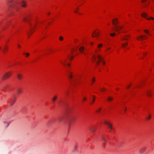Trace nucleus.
Returning a JSON list of instances; mask_svg holds the SVG:
<instances>
[{
    "label": "nucleus",
    "mask_w": 154,
    "mask_h": 154,
    "mask_svg": "<svg viewBox=\"0 0 154 154\" xmlns=\"http://www.w3.org/2000/svg\"><path fill=\"white\" fill-rule=\"evenodd\" d=\"M69 127H70V124H69Z\"/></svg>",
    "instance_id": "45"
},
{
    "label": "nucleus",
    "mask_w": 154,
    "mask_h": 154,
    "mask_svg": "<svg viewBox=\"0 0 154 154\" xmlns=\"http://www.w3.org/2000/svg\"><path fill=\"white\" fill-rule=\"evenodd\" d=\"M141 16L146 18L147 20H154V18L148 16L147 14L146 13H143L141 14Z\"/></svg>",
    "instance_id": "8"
},
{
    "label": "nucleus",
    "mask_w": 154,
    "mask_h": 154,
    "mask_svg": "<svg viewBox=\"0 0 154 154\" xmlns=\"http://www.w3.org/2000/svg\"><path fill=\"white\" fill-rule=\"evenodd\" d=\"M126 111V108H125V109H124V112H125Z\"/></svg>",
    "instance_id": "41"
},
{
    "label": "nucleus",
    "mask_w": 154,
    "mask_h": 154,
    "mask_svg": "<svg viewBox=\"0 0 154 154\" xmlns=\"http://www.w3.org/2000/svg\"><path fill=\"white\" fill-rule=\"evenodd\" d=\"M101 111V108H98V109L96 110V112H99Z\"/></svg>",
    "instance_id": "34"
},
{
    "label": "nucleus",
    "mask_w": 154,
    "mask_h": 154,
    "mask_svg": "<svg viewBox=\"0 0 154 154\" xmlns=\"http://www.w3.org/2000/svg\"><path fill=\"white\" fill-rule=\"evenodd\" d=\"M4 123L5 124V125L6 127H8L10 124V123H8V122L5 121H4Z\"/></svg>",
    "instance_id": "23"
},
{
    "label": "nucleus",
    "mask_w": 154,
    "mask_h": 154,
    "mask_svg": "<svg viewBox=\"0 0 154 154\" xmlns=\"http://www.w3.org/2000/svg\"><path fill=\"white\" fill-rule=\"evenodd\" d=\"M61 119H58V120H57V122H60L61 121Z\"/></svg>",
    "instance_id": "39"
},
{
    "label": "nucleus",
    "mask_w": 154,
    "mask_h": 154,
    "mask_svg": "<svg viewBox=\"0 0 154 154\" xmlns=\"http://www.w3.org/2000/svg\"><path fill=\"white\" fill-rule=\"evenodd\" d=\"M65 94V95H67L68 94V92L67 91H66Z\"/></svg>",
    "instance_id": "40"
},
{
    "label": "nucleus",
    "mask_w": 154,
    "mask_h": 154,
    "mask_svg": "<svg viewBox=\"0 0 154 154\" xmlns=\"http://www.w3.org/2000/svg\"><path fill=\"white\" fill-rule=\"evenodd\" d=\"M100 35V33L99 31H95L92 34V36L93 37H98Z\"/></svg>",
    "instance_id": "12"
},
{
    "label": "nucleus",
    "mask_w": 154,
    "mask_h": 154,
    "mask_svg": "<svg viewBox=\"0 0 154 154\" xmlns=\"http://www.w3.org/2000/svg\"><path fill=\"white\" fill-rule=\"evenodd\" d=\"M144 32H145L147 34H149V31L148 30H144Z\"/></svg>",
    "instance_id": "35"
},
{
    "label": "nucleus",
    "mask_w": 154,
    "mask_h": 154,
    "mask_svg": "<svg viewBox=\"0 0 154 154\" xmlns=\"http://www.w3.org/2000/svg\"><path fill=\"white\" fill-rule=\"evenodd\" d=\"M11 75V73L10 72H8L5 73L3 76V79H6L9 77Z\"/></svg>",
    "instance_id": "17"
},
{
    "label": "nucleus",
    "mask_w": 154,
    "mask_h": 154,
    "mask_svg": "<svg viewBox=\"0 0 154 154\" xmlns=\"http://www.w3.org/2000/svg\"><path fill=\"white\" fill-rule=\"evenodd\" d=\"M113 98L111 97H109L107 98L108 100H109V101H112L113 100Z\"/></svg>",
    "instance_id": "30"
},
{
    "label": "nucleus",
    "mask_w": 154,
    "mask_h": 154,
    "mask_svg": "<svg viewBox=\"0 0 154 154\" xmlns=\"http://www.w3.org/2000/svg\"><path fill=\"white\" fill-rule=\"evenodd\" d=\"M69 60H72L73 58V55H70L69 56Z\"/></svg>",
    "instance_id": "31"
},
{
    "label": "nucleus",
    "mask_w": 154,
    "mask_h": 154,
    "mask_svg": "<svg viewBox=\"0 0 154 154\" xmlns=\"http://www.w3.org/2000/svg\"><path fill=\"white\" fill-rule=\"evenodd\" d=\"M8 49V46L6 44H5L2 47L0 46V50L4 53L7 51Z\"/></svg>",
    "instance_id": "9"
},
{
    "label": "nucleus",
    "mask_w": 154,
    "mask_h": 154,
    "mask_svg": "<svg viewBox=\"0 0 154 154\" xmlns=\"http://www.w3.org/2000/svg\"><path fill=\"white\" fill-rule=\"evenodd\" d=\"M57 98V96H54L52 99V103L53 105L54 106L55 105V101Z\"/></svg>",
    "instance_id": "19"
},
{
    "label": "nucleus",
    "mask_w": 154,
    "mask_h": 154,
    "mask_svg": "<svg viewBox=\"0 0 154 154\" xmlns=\"http://www.w3.org/2000/svg\"><path fill=\"white\" fill-rule=\"evenodd\" d=\"M61 64L67 67V74L71 83L74 85H76L79 84L81 80H84L87 78L86 74L81 72L79 73H73L72 71L70 69L71 65L68 62L63 60L61 62ZM91 84L93 83L95 81V78L91 77L89 79Z\"/></svg>",
    "instance_id": "1"
},
{
    "label": "nucleus",
    "mask_w": 154,
    "mask_h": 154,
    "mask_svg": "<svg viewBox=\"0 0 154 154\" xmlns=\"http://www.w3.org/2000/svg\"><path fill=\"white\" fill-rule=\"evenodd\" d=\"M93 42H91V45H93Z\"/></svg>",
    "instance_id": "43"
},
{
    "label": "nucleus",
    "mask_w": 154,
    "mask_h": 154,
    "mask_svg": "<svg viewBox=\"0 0 154 154\" xmlns=\"http://www.w3.org/2000/svg\"><path fill=\"white\" fill-rule=\"evenodd\" d=\"M130 38V36L129 35H124L123 36L122 38L121 39L122 40H128Z\"/></svg>",
    "instance_id": "15"
},
{
    "label": "nucleus",
    "mask_w": 154,
    "mask_h": 154,
    "mask_svg": "<svg viewBox=\"0 0 154 154\" xmlns=\"http://www.w3.org/2000/svg\"><path fill=\"white\" fill-rule=\"evenodd\" d=\"M101 140L103 142L104 144L106 142V140L104 137H102L101 138Z\"/></svg>",
    "instance_id": "20"
},
{
    "label": "nucleus",
    "mask_w": 154,
    "mask_h": 154,
    "mask_svg": "<svg viewBox=\"0 0 154 154\" xmlns=\"http://www.w3.org/2000/svg\"><path fill=\"white\" fill-rule=\"evenodd\" d=\"M18 47L19 48H20V45H18Z\"/></svg>",
    "instance_id": "42"
},
{
    "label": "nucleus",
    "mask_w": 154,
    "mask_h": 154,
    "mask_svg": "<svg viewBox=\"0 0 154 154\" xmlns=\"http://www.w3.org/2000/svg\"><path fill=\"white\" fill-rule=\"evenodd\" d=\"M17 77L20 80L22 79V76L20 74H18L17 75Z\"/></svg>",
    "instance_id": "25"
},
{
    "label": "nucleus",
    "mask_w": 154,
    "mask_h": 154,
    "mask_svg": "<svg viewBox=\"0 0 154 154\" xmlns=\"http://www.w3.org/2000/svg\"><path fill=\"white\" fill-rule=\"evenodd\" d=\"M66 102L63 100V99L62 98H60L59 100H58V101L57 103V105H66Z\"/></svg>",
    "instance_id": "10"
},
{
    "label": "nucleus",
    "mask_w": 154,
    "mask_h": 154,
    "mask_svg": "<svg viewBox=\"0 0 154 154\" xmlns=\"http://www.w3.org/2000/svg\"><path fill=\"white\" fill-rule=\"evenodd\" d=\"M59 39L60 41H62L63 39V38L62 36L60 37Z\"/></svg>",
    "instance_id": "36"
},
{
    "label": "nucleus",
    "mask_w": 154,
    "mask_h": 154,
    "mask_svg": "<svg viewBox=\"0 0 154 154\" xmlns=\"http://www.w3.org/2000/svg\"><path fill=\"white\" fill-rule=\"evenodd\" d=\"M30 23L31 24V25H29V30H30V31L31 32L30 33H32L33 30V29L34 28V27H35L36 24H35L33 25L32 24L31 22H30Z\"/></svg>",
    "instance_id": "16"
},
{
    "label": "nucleus",
    "mask_w": 154,
    "mask_h": 154,
    "mask_svg": "<svg viewBox=\"0 0 154 154\" xmlns=\"http://www.w3.org/2000/svg\"><path fill=\"white\" fill-rule=\"evenodd\" d=\"M22 21H25L28 23L29 25H31V24L30 23V19H29L27 17H24L22 19Z\"/></svg>",
    "instance_id": "14"
},
{
    "label": "nucleus",
    "mask_w": 154,
    "mask_h": 154,
    "mask_svg": "<svg viewBox=\"0 0 154 154\" xmlns=\"http://www.w3.org/2000/svg\"><path fill=\"white\" fill-rule=\"evenodd\" d=\"M90 130L93 132H95L96 131V128L94 127H91L90 128Z\"/></svg>",
    "instance_id": "21"
},
{
    "label": "nucleus",
    "mask_w": 154,
    "mask_h": 154,
    "mask_svg": "<svg viewBox=\"0 0 154 154\" xmlns=\"http://www.w3.org/2000/svg\"><path fill=\"white\" fill-rule=\"evenodd\" d=\"M89 58L91 59L92 62H94L97 65L100 63L103 65H105L106 64V62L103 60V58L99 54H92L90 56Z\"/></svg>",
    "instance_id": "6"
},
{
    "label": "nucleus",
    "mask_w": 154,
    "mask_h": 154,
    "mask_svg": "<svg viewBox=\"0 0 154 154\" xmlns=\"http://www.w3.org/2000/svg\"><path fill=\"white\" fill-rule=\"evenodd\" d=\"M151 115L150 114H148L147 116L146 117V119L147 120H149L151 119Z\"/></svg>",
    "instance_id": "32"
},
{
    "label": "nucleus",
    "mask_w": 154,
    "mask_h": 154,
    "mask_svg": "<svg viewBox=\"0 0 154 154\" xmlns=\"http://www.w3.org/2000/svg\"><path fill=\"white\" fill-rule=\"evenodd\" d=\"M147 0H142V3H144L145 2H146V1H147Z\"/></svg>",
    "instance_id": "37"
},
{
    "label": "nucleus",
    "mask_w": 154,
    "mask_h": 154,
    "mask_svg": "<svg viewBox=\"0 0 154 154\" xmlns=\"http://www.w3.org/2000/svg\"><path fill=\"white\" fill-rule=\"evenodd\" d=\"M23 54L26 57H27L29 56V54L28 53H26L25 52H23Z\"/></svg>",
    "instance_id": "28"
},
{
    "label": "nucleus",
    "mask_w": 154,
    "mask_h": 154,
    "mask_svg": "<svg viewBox=\"0 0 154 154\" xmlns=\"http://www.w3.org/2000/svg\"><path fill=\"white\" fill-rule=\"evenodd\" d=\"M103 45L102 44H100L97 46V48L98 49L100 50V48L102 47Z\"/></svg>",
    "instance_id": "29"
},
{
    "label": "nucleus",
    "mask_w": 154,
    "mask_h": 154,
    "mask_svg": "<svg viewBox=\"0 0 154 154\" xmlns=\"http://www.w3.org/2000/svg\"><path fill=\"white\" fill-rule=\"evenodd\" d=\"M128 88H129V87H130L129 86H129H128Z\"/></svg>",
    "instance_id": "44"
},
{
    "label": "nucleus",
    "mask_w": 154,
    "mask_h": 154,
    "mask_svg": "<svg viewBox=\"0 0 154 154\" xmlns=\"http://www.w3.org/2000/svg\"><path fill=\"white\" fill-rule=\"evenodd\" d=\"M147 37L146 36H140L138 37L137 39L138 40H143L147 38Z\"/></svg>",
    "instance_id": "18"
},
{
    "label": "nucleus",
    "mask_w": 154,
    "mask_h": 154,
    "mask_svg": "<svg viewBox=\"0 0 154 154\" xmlns=\"http://www.w3.org/2000/svg\"><path fill=\"white\" fill-rule=\"evenodd\" d=\"M15 100V97L14 95H13L11 99V100L9 103L11 106H12L14 103Z\"/></svg>",
    "instance_id": "13"
},
{
    "label": "nucleus",
    "mask_w": 154,
    "mask_h": 154,
    "mask_svg": "<svg viewBox=\"0 0 154 154\" xmlns=\"http://www.w3.org/2000/svg\"><path fill=\"white\" fill-rule=\"evenodd\" d=\"M79 41L78 40H75L74 42L75 44L71 45L69 47V48L71 52H75L78 53L79 51L81 53H83L85 51L84 47L82 46L79 47L80 44L77 43Z\"/></svg>",
    "instance_id": "5"
},
{
    "label": "nucleus",
    "mask_w": 154,
    "mask_h": 154,
    "mask_svg": "<svg viewBox=\"0 0 154 154\" xmlns=\"http://www.w3.org/2000/svg\"><path fill=\"white\" fill-rule=\"evenodd\" d=\"M95 97L94 96L92 95H89L87 97L85 96L83 98V101H85L88 100L90 102L91 104H92L94 101Z\"/></svg>",
    "instance_id": "7"
},
{
    "label": "nucleus",
    "mask_w": 154,
    "mask_h": 154,
    "mask_svg": "<svg viewBox=\"0 0 154 154\" xmlns=\"http://www.w3.org/2000/svg\"><path fill=\"white\" fill-rule=\"evenodd\" d=\"M22 92L21 90L20 89H18L17 90V94H20Z\"/></svg>",
    "instance_id": "24"
},
{
    "label": "nucleus",
    "mask_w": 154,
    "mask_h": 154,
    "mask_svg": "<svg viewBox=\"0 0 154 154\" xmlns=\"http://www.w3.org/2000/svg\"><path fill=\"white\" fill-rule=\"evenodd\" d=\"M147 95L149 97H151L152 95V94L150 91H149L146 92Z\"/></svg>",
    "instance_id": "22"
},
{
    "label": "nucleus",
    "mask_w": 154,
    "mask_h": 154,
    "mask_svg": "<svg viewBox=\"0 0 154 154\" xmlns=\"http://www.w3.org/2000/svg\"><path fill=\"white\" fill-rule=\"evenodd\" d=\"M146 54H147V53H143V54L144 56H146Z\"/></svg>",
    "instance_id": "38"
},
{
    "label": "nucleus",
    "mask_w": 154,
    "mask_h": 154,
    "mask_svg": "<svg viewBox=\"0 0 154 154\" xmlns=\"http://www.w3.org/2000/svg\"><path fill=\"white\" fill-rule=\"evenodd\" d=\"M77 146L76 145L75 146H74V149L73 150V151L74 152H75L76 151L77 149Z\"/></svg>",
    "instance_id": "33"
},
{
    "label": "nucleus",
    "mask_w": 154,
    "mask_h": 154,
    "mask_svg": "<svg viewBox=\"0 0 154 154\" xmlns=\"http://www.w3.org/2000/svg\"><path fill=\"white\" fill-rule=\"evenodd\" d=\"M105 124L107 125L108 127L109 128L110 130H112L113 129L112 126L110 122L107 121H105L104 122Z\"/></svg>",
    "instance_id": "11"
},
{
    "label": "nucleus",
    "mask_w": 154,
    "mask_h": 154,
    "mask_svg": "<svg viewBox=\"0 0 154 154\" xmlns=\"http://www.w3.org/2000/svg\"><path fill=\"white\" fill-rule=\"evenodd\" d=\"M0 25L1 26V29L2 30L5 29L7 27L10 26L11 28H14L15 29V31H14L12 34H14L17 31L19 27L18 24L17 26L16 22L14 21H11L10 20L5 19H2L0 20Z\"/></svg>",
    "instance_id": "2"
},
{
    "label": "nucleus",
    "mask_w": 154,
    "mask_h": 154,
    "mask_svg": "<svg viewBox=\"0 0 154 154\" xmlns=\"http://www.w3.org/2000/svg\"><path fill=\"white\" fill-rule=\"evenodd\" d=\"M128 43L127 42H125L124 44H123L122 45V47L123 48H125L128 45Z\"/></svg>",
    "instance_id": "27"
},
{
    "label": "nucleus",
    "mask_w": 154,
    "mask_h": 154,
    "mask_svg": "<svg viewBox=\"0 0 154 154\" xmlns=\"http://www.w3.org/2000/svg\"><path fill=\"white\" fill-rule=\"evenodd\" d=\"M145 150V148H142L140 150V152L141 153H143Z\"/></svg>",
    "instance_id": "26"
},
{
    "label": "nucleus",
    "mask_w": 154,
    "mask_h": 154,
    "mask_svg": "<svg viewBox=\"0 0 154 154\" xmlns=\"http://www.w3.org/2000/svg\"><path fill=\"white\" fill-rule=\"evenodd\" d=\"M118 19L117 18H114L112 21V24L114 26L112 28V30L114 32L113 33H110V35L111 36H114L116 35L115 32L119 33L124 32L123 27L121 25H118Z\"/></svg>",
    "instance_id": "4"
},
{
    "label": "nucleus",
    "mask_w": 154,
    "mask_h": 154,
    "mask_svg": "<svg viewBox=\"0 0 154 154\" xmlns=\"http://www.w3.org/2000/svg\"><path fill=\"white\" fill-rule=\"evenodd\" d=\"M7 5L9 7L16 11L20 7L26 6L24 0H9L7 2Z\"/></svg>",
    "instance_id": "3"
}]
</instances>
